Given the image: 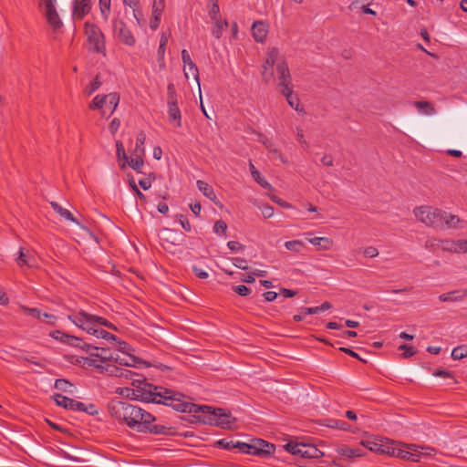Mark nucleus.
Masks as SVG:
<instances>
[{"label": "nucleus", "mask_w": 467, "mask_h": 467, "mask_svg": "<svg viewBox=\"0 0 467 467\" xmlns=\"http://www.w3.org/2000/svg\"><path fill=\"white\" fill-rule=\"evenodd\" d=\"M131 379V389H126L127 397L144 402H152L164 405H171L174 410L187 413H204L208 418L205 422L214 423L221 427H229L231 424L230 416L225 410L221 408H212L210 406H201L194 403L182 400L183 396L181 393L174 392L162 387L154 386L147 382L144 379L133 377Z\"/></svg>", "instance_id": "f257e3e1"}, {"label": "nucleus", "mask_w": 467, "mask_h": 467, "mask_svg": "<svg viewBox=\"0 0 467 467\" xmlns=\"http://www.w3.org/2000/svg\"><path fill=\"white\" fill-rule=\"evenodd\" d=\"M76 362L83 368L92 367L99 372H107L110 376L130 379L135 376L131 370L119 368L113 363L126 367H137L141 361L129 352L88 346V356H78Z\"/></svg>", "instance_id": "f03ea898"}, {"label": "nucleus", "mask_w": 467, "mask_h": 467, "mask_svg": "<svg viewBox=\"0 0 467 467\" xmlns=\"http://www.w3.org/2000/svg\"><path fill=\"white\" fill-rule=\"evenodd\" d=\"M109 412L119 424L137 432L163 433V427L155 424L156 418L137 405L126 401H113L109 406Z\"/></svg>", "instance_id": "7ed1b4c3"}, {"label": "nucleus", "mask_w": 467, "mask_h": 467, "mask_svg": "<svg viewBox=\"0 0 467 467\" xmlns=\"http://www.w3.org/2000/svg\"><path fill=\"white\" fill-rule=\"evenodd\" d=\"M275 68L277 87L285 97L288 105L298 113H305L304 109L300 106L299 99L293 94L291 75L284 56L280 54L278 48L271 47L266 53L262 71L265 82H269L273 78Z\"/></svg>", "instance_id": "20e7f679"}, {"label": "nucleus", "mask_w": 467, "mask_h": 467, "mask_svg": "<svg viewBox=\"0 0 467 467\" xmlns=\"http://www.w3.org/2000/svg\"><path fill=\"white\" fill-rule=\"evenodd\" d=\"M67 319L88 334H90L96 326L112 327V324L104 317L88 314L84 310L68 315Z\"/></svg>", "instance_id": "39448f33"}, {"label": "nucleus", "mask_w": 467, "mask_h": 467, "mask_svg": "<svg viewBox=\"0 0 467 467\" xmlns=\"http://www.w3.org/2000/svg\"><path fill=\"white\" fill-rule=\"evenodd\" d=\"M38 8L54 32L62 28L63 21L58 12L57 0H39Z\"/></svg>", "instance_id": "423d86ee"}, {"label": "nucleus", "mask_w": 467, "mask_h": 467, "mask_svg": "<svg viewBox=\"0 0 467 467\" xmlns=\"http://www.w3.org/2000/svg\"><path fill=\"white\" fill-rule=\"evenodd\" d=\"M119 103V96L116 92L107 95H97L89 104L90 109H99L102 117H109Z\"/></svg>", "instance_id": "0eeeda50"}, {"label": "nucleus", "mask_w": 467, "mask_h": 467, "mask_svg": "<svg viewBox=\"0 0 467 467\" xmlns=\"http://www.w3.org/2000/svg\"><path fill=\"white\" fill-rule=\"evenodd\" d=\"M435 451V449L431 447L421 446L415 443H405L401 460L410 462H420L423 459L432 456Z\"/></svg>", "instance_id": "6e6552de"}, {"label": "nucleus", "mask_w": 467, "mask_h": 467, "mask_svg": "<svg viewBox=\"0 0 467 467\" xmlns=\"http://www.w3.org/2000/svg\"><path fill=\"white\" fill-rule=\"evenodd\" d=\"M413 213L417 220L427 226H441V210L431 206H420L414 209Z\"/></svg>", "instance_id": "1a4fd4ad"}, {"label": "nucleus", "mask_w": 467, "mask_h": 467, "mask_svg": "<svg viewBox=\"0 0 467 467\" xmlns=\"http://www.w3.org/2000/svg\"><path fill=\"white\" fill-rule=\"evenodd\" d=\"M145 140L146 135L143 131H140L137 135L135 148L130 156L129 166L138 172H140V170L144 165Z\"/></svg>", "instance_id": "9d476101"}, {"label": "nucleus", "mask_w": 467, "mask_h": 467, "mask_svg": "<svg viewBox=\"0 0 467 467\" xmlns=\"http://www.w3.org/2000/svg\"><path fill=\"white\" fill-rule=\"evenodd\" d=\"M285 449L291 454L300 456L302 458L315 459L323 455V452L319 451L316 446L303 442H287L285 445Z\"/></svg>", "instance_id": "9b49d317"}, {"label": "nucleus", "mask_w": 467, "mask_h": 467, "mask_svg": "<svg viewBox=\"0 0 467 467\" xmlns=\"http://www.w3.org/2000/svg\"><path fill=\"white\" fill-rule=\"evenodd\" d=\"M274 451L275 446L272 443L261 439H254L250 442H244L242 444V452L247 454L267 456L272 454Z\"/></svg>", "instance_id": "f8f14e48"}, {"label": "nucleus", "mask_w": 467, "mask_h": 467, "mask_svg": "<svg viewBox=\"0 0 467 467\" xmlns=\"http://www.w3.org/2000/svg\"><path fill=\"white\" fill-rule=\"evenodd\" d=\"M85 34L90 49L96 52H102L104 50V36L97 26L90 23H86Z\"/></svg>", "instance_id": "ddd939ff"}, {"label": "nucleus", "mask_w": 467, "mask_h": 467, "mask_svg": "<svg viewBox=\"0 0 467 467\" xmlns=\"http://www.w3.org/2000/svg\"><path fill=\"white\" fill-rule=\"evenodd\" d=\"M158 235L161 244L169 252H172L171 248L181 245L182 242V234L170 228H162Z\"/></svg>", "instance_id": "4468645a"}, {"label": "nucleus", "mask_w": 467, "mask_h": 467, "mask_svg": "<svg viewBox=\"0 0 467 467\" xmlns=\"http://www.w3.org/2000/svg\"><path fill=\"white\" fill-rule=\"evenodd\" d=\"M112 29L114 36L120 42L130 47L134 46L135 37L122 20L114 19L112 22Z\"/></svg>", "instance_id": "2eb2a0df"}, {"label": "nucleus", "mask_w": 467, "mask_h": 467, "mask_svg": "<svg viewBox=\"0 0 467 467\" xmlns=\"http://www.w3.org/2000/svg\"><path fill=\"white\" fill-rule=\"evenodd\" d=\"M49 336L57 341H59L63 344L82 349L88 354V345L75 336L68 335L60 330L51 331L49 333Z\"/></svg>", "instance_id": "dca6fc26"}, {"label": "nucleus", "mask_w": 467, "mask_h": 467, "mask_svg": "<svg viewBox=\"0 0 467 467\" xmlns=\"http://www.w3.org/2000/svg\"><path fill=\"white\" fill-rule=\"evenodd\" d=\"M182 59L184 65V75L186 78H189V76L192 75V78L198 84L199 91L201 92L200 80H199V70L195 63L192 61L189 52L186 49L182 51Z\"/></svg>", "instance_id": "f3484780"}, {"label": "nucleus", "mask_w": 467, "mask_h": 467, "mask_svg": "<svg viewBox=\"0 0 467 467\" xmlns=\"http://www.w3.org/2000/svg\"><path fill=\"white\" fill-rule=\"evenodd\" d=\"M92 0H73L72 18L82 19L91 9Z\"/></svg>", "instance_id": "a211bd4d"}, {"label": "nucleus", "mask_w": 467, "mask_h": 467, "mask_svg": "<svg viewBox=\"0 0 467 467\" xmlns=\"http://www.w3.org/2000/svg\"><path fill=\"white\" fill-rule=\"evenodd\" d=\"M53 399L58 406L73 411L81 410L83 407V402L72 400L62 394H55Z\"/></svg>", "instance_id": "6ab92c4d"}, {"label": "nucleus", "mask_w": 467, "mask_h": 467, "mask_svg": "<svg viewBox=\"0 0 467 467\" xmlns=\"http://www.w3.org/2000/svg\"><path fill=\"white\" fill-rule=\"evenodd\" d=\"M251 30L254 40L258 43H264L268 34L269 26L265 21H255L252 25Z\"/></svg>", "instance_id": "aec40b11"}, {"label": "nucleus", "mask_w": 467, "mask_h": 467, "mask_svg": "<svg viewBox=\"0 0 467 467\" xmlns=\"http://www.w3.org/2000/svg\"><path fill=\"white\" fill-rule=\"evenodd\" d=\"M16 261L21 267H35L36 265V256L29 250L25 251L23 248H20Z\"/></svg>", "instance_id": "412c9836"}, {"label": "nucleus", "mask_w": 467, "mask_h": 467, "mask_svg": "<svg viewBox=\"0 0 467 467\" xmlns=\"http://www.w3.org/2000/svg\"><path fill=\"white\" fill-rule=\"evenodd\" d=\"M336 451L338 455L347 459L359 458L365 455L364 449L361 447L350 448L346 445H340L336 448Z\"/></svg>", "instance_id": "4be33fe9"}, {"label": "nucleus", "mask_w": 467, "mask_h": 467, "mask_svg": "<svg viewBox=\"0 0 467 467\" xmlns=\"http://www.w3.org/2000/svg\"><path fill=\"white\" fill-rule=\"evenodd\" d=\"M168 117L170 122L176 128L182 126V114L178 107V102H168Z\"/></svg>", "instance_id": "5701e85b"}, {"label": "nucleus", "mask_w": 467, "mask_h": 467, "mask_svg": "<svg viewBox=\"0 0 467 467\" xmlns=\"http://www.w3.org/2000/svg\"><path fill=\"white\" fill-rule=\"evenodd\" d=\"M460 223V218L457 215L449 213L447 212L441 211V228H457Z\"/></svg>", "instance_id": "b1692460"}, {"label": "nucleus", "mask_w": 467, "mask_h": 467, "mask_svg": "<svg viewBox=\"0 0 467 467\" xmlns=\"http://www.w3.org/2000/svg\"><path fill=\"white\" fill-rule=\"evenodd\" d=\"M308 242L318 247L319 250L321 251H328L332 248L333 246V240L328 238V237H314V238H309L308 239Z\"/></svg>", "instance_id": "393cba45"}, {"label": "nucleus", "mask_w": 467, "mask_h": 467, "mask_svg": "<svg viewBox=\"0 0 467 467\" xmlns=\"http://www.w3.org/2000/svg\"><path fill=\"white\" fill-rule=\"evenodd\" d=\"M464 297H467V289L463 292L452 291L450 293H444L439 296V299L441 302H456L462 301Z\"/></svg>", "instance_id": "a878e982"}, {"label": "nucleus", "mask_w": 467, "mask_h": 467, "mask_svg": "<svg viewBox=\"0 0 467 467\" xmlns=\"http://www.w3.org/2000/svg\"><path fill=\"white\" fill-rule=\"evenodd\" d=\"M196 185L198 190L208 199L211 201H214L216 199V194L213 189L212 186H210L207 182L204 181H197Z\"/></svg>", "instance_id": "bb28decb"}, {"label": "nucleus", "mask_w": 467, "mask_h": 467, "mask_svg": "<svg viewBox=\"0 0 467 467\" xmlns=\"http://www.w3.org/2000/svg\"><path fill=\"white\" fill-rule=\"evenodd\" d=\"M212 22L213 24L212 26V34L215 38L219 39L223 36V31L227 28L228 22L222 18Z\"/></svg>", "instance_id": "cd10ccee"}, {"label": "nucleus", "mask_w": 467, "mask_h": 467, "mask_svg": "<svg viewBox=\"0 0 467 467\" xmlns=\"http://www.w3.org/2000/svg\"><path fill=\"white\" fill-rule=\"evenodd\" d=\"M384 439L380 440H366L361 441V446L369 450L372 452L379 453L381 452V448L383 444Z\"/></svg>", "instance_id": "c85d7f7f"}, {"label": "nucleus", "mask_w": 467, "mask_h": 467, "mask_svg": "<svg viewBox=\"0 0 467 467\" xmlns=\"http://www.w3.org/2000/svg\"><path fill=\"white\" fill-rule=\"evenodd\" d=\"M116 155L119 161H123L120 168L124 170L129 165L130 157L127 156L123 143L119 140L116 142Z\"/></svg>", "instance_id": "c756f323"}, {"label": "nucleus", "mask_w": 467, "mask_h": 467, "mask_svg": "<svg viewBox=\"0 0 467 467\" xmlns=\"http://www.w3.org/2000/svg\"><path fill=\"white\" fill-rule=\"evenodd\" d=\"M50 204L54 211L57 213L61 217L65 218L67 221L78 223V221L74 218L72 213L67 209L63 208L56 202H52Z\"/></svg>", "instance_id": "7c9ffc66"}, {"label": "nucleus", "mask_w": 467, "mask_h": 467, "mask_svg": "<svg viewBox=\"0 0 467 467\" xmlns=\"http://www.w3.org/2000/svg\"><path fill=\"white\" fill-rule=\"evenodd\" d=\"M217 444L226 450L237 449L242 452V444H244V442L239 441H228L226 439H222L217 441Z\"/></svg>", "instance_id": "2f4dec72"}, {"label": "nucleus", "mask_w": 467, "mask_h": 467, "mask_svg": "<svg viewBox=\"0 0 467 467\" xmlns=\"http://www.w3.org/2000/svg\"><path fill=\"white\" fill-rule=\"evenodd\" d=\"M103 326H96L90 335L96 337L97 338H103L106 340H115V336L109 333L108 331L102 328Z\"/></svg>", "instance_id": "473e14b6"}, {"label": "nucleus", "mask_w": 467, "mask_h": 467, "mask_svg": "<svg viewBox=\"0 0 467 467\" xmlns=\"http://www.w3.org/2000/svg\"><path fill=\"white\" fill-rule=\"evenodd\" d=\"M332 307L331 304L328 303V302H324L323 304H321L320 306H315V307H305L302 309V311L307 315H315V314H318V313H321V312H324V311H327L328 309H330Z\"/></svg>", "instance_id": "72a5a7b5"}, {"label": "nucleus", "mask_w": 467, "mask_h": 467, "mask_svg": "<svg viewBox=\"0 0 467 467\" xmlns=\"http://www.w3.org/2000/svg\"><path fill=\"white\" fill-rule=\"evenodd\" d=\"M396 443V441L384 439L383 444L381 445L382 448L380 454H386L392 457Z\"/></svg>", "instance_id": "f704fd0d"}, {"label": "nucleus", "mask_w": 467, "mask_h": 467, "mask_svg": "<svg viewBox=\"0 0 467 467\" xmlns=\"http://www.w3.org/2000/svg\"><path fill=\"white\" fill-rule=\"evenodd\" d=\"M285 247L292 252L300 253L305 247V244L301 240H291L285 243Z\"/></svg>", "instance_id": "c9c22d12"}, {"label": "nucleus", "mask_w": 467, "mask_h": 467, "mask_svg": "<svg viewBox=\"0 0 467 467\" xmlns=\"http://www.w3.org/2000/svg\"><path fill=\"white\" fill-rule=\"evenodd\" d=\"M415 107L418 109L420 113L424 115H432L435 113L432 106L426 101H417L415 102Z\"/></svg>", "instance_id": "e433bc0d"}, {"label": "nucleus", "mask_w": 467, "mask_h": 467, "mask_svg": "<svg viewBox=\"0 0 467 467\" xmlns=\"http://www.w3.org/2000/svg\"><path fill=\"white\" fill-rule=\"evenodd\" d=\"M165 8V0H153L151 16L161 17Z\"/></svg>", "instance_id": "4c0bfd02"}, {"label": "nucleus", "mask_w": 467, "mask_h": 467, "mask_svg": "<svg viewBox=\"0 0 467 467\" xmlns=\"http://www.w3.org/2000/svg\"><path fill=\"white\" fill-rule=\"evenodd\" d=\"M467 357V345L454 348L451 351V358L454 360H461Z\"/></svg>", "instance_id": "58836bf2"}, {"label": "nucleus", "mask_w": 467, "mask_h": 467, "mask_svg": "<svg viewBox=\"0 0 467 467\" xmlns=\"http://www.w3.org/2000/svg\"><path fill=\"white\" fill-rule=\"evenodd\" d=\"M212 4L208 9V16L212 21L221 19L220 8L216 1L211 0Z\"/></svg>", "instance_id": "ea45409f"}, {"label": "nucleus", "mask_w": 467, "mask_h": 467, "mask_svg": "<svg viewBox=\"0 0 467 467\" xmlns=\"http://www.w3.org/2000/svg\"><path fill=\"white\" fill-rule=\"evenodd\" d=\"M439 246L446 252L456 254V240H441L439 241Z\"/></svg>", "instance_id": "a19ab883"}, {"label": "nucleus", "mask_w": 467, "mask_h": 467, "mask_svg": "<svg viewBox=\"0 0 467 467\" xmlns=\"http://www.w3.org/2000/svg\"><path fill=\"white\" fill-rule=\"evenodd\" d=\"M254 180L263 188L265 189H271V184L265 180V178L261 174L260 171H253Z\"/></svg>", "instance_id": "79ce46f5"}, {"label": "nucleus", "mask_w": 467, "mask_h": 467, "mask_svg": "<svg viewBox=\"0 0 467 467\" xmlns=\"http://www.w3.org/2000/svg\"><path fill=\"white\" fill-rule=\"evenodd\" d=\"M110 2L111 1L99 0L100 14L105 21H107L109 16Z\"/></svg>", "instance_id": "37998d69"}, {"label": "nucleus", "mask_w": 467, "mask_h": 467, "mask_svg": "<svg viewBox=\"0 0 467 467\" xmlns=\"http://www.w3.org/2000/svg\"><path fill=\"white\" fill-rule=\"evenodd\" d=\"M101 84L102 83L99 80V77H97L89 85L86 87L85 92L88 96H90L100 88Z\"/></svg>", "instance_id": "c03bdc74"}, {"label": "nucleus", "mask_w": 467, "mask_h": 467, "mask_svg": "<svg viewBox=\"0 0 467 467\" xmlns=\"http://www.w3.org/2000/svg\"><path fill=\"white\" fill-rule=\"evenodd\" d=\"M169 37H170V36L167 33H162L161 36L160 46H159V48H158V55L160 57H163L164 54H165V47L168 44Z\"/></svg>", "instance_id": "a18cd8bd"}, {"label": "nucleus", "mask_w": 467, "mask_h": 467, "mask_svg": "<svg viewBox=\"0 0 467 467\" xmlns=\"http://www.w3.org/2000/svg\"><path fill=\"white\" fill-rule=\"evenodd\" d=\"M23 311L26 315L36 318V319H42V311L38 308H33V307H27L24 306Z\"/></svg>", "instance_id": "49530a36"}, {"label": "nucleus", "mask_w": 467, "mask_h": 467, "mask_svg": "<svg viewBox=\"0 0 467 467\" xmlns=\"http://www.w3.org/2000/svg\"><path fill=\"white\" fill-rule=\"evenodd\" d=\"M264 145L271 151H273L282 162H286V159L279 153L275 149H273V143L268 139L262 140Z\"/></svg>", "instance_id": "de8ad7c7"}, {"label": "nucleus", "mask_w": 467, "mask_h": 467, "mask_svg": "<svg viewBox=\"0 0 467 467\" xmlns=\"http://www.w3.org/2000/svg\"><path fill=\"white\" fill-rule=\"evenodd\" d=\"M213 231L217 234H225L227 231V224L223 221H217L213 225Z\"/></svg>", "instance_id": "09e8293b"}, {"label": "nucleus", "mask_w": 467, "mask_h": 467, "mask_svg": "<svg viewBox=\"0 0 467 467\" xmlns=\"http://www.w3.org/2000/svg\"><path fill=\"white\" fill-rule=\"evenodd\" d=\"M55 388L63 391H68V389L72 388V384L66 379H57L55 382Z\"/></svg>", "instance_id": "8fccbe9b"}, {"label": "nucleus", "mask_w": 467, "mask_h": 467, "mask_svg": "<svg viewBox=\"0 0 467 467\" xmlns=\"http://www.w3.org/2000/svg\"><path fill=\"white\" fill-rule=\"evenodd\" d=\"M234 291L241 296H247L251 293V289L244 285L234 286Z\"/></svg>", "instance_id": "3c124183"}, {"label": "nucleus", "mask_w": 467, "mask_h": 467, "mask_svg": "<svg viewBox=\"0 0 467 467\" xmlns=\"http://www.w3.org/2000/svg\"><path fill=\"white\" fill-rule=\"evenodd\" d=\"M232 262H233V265L239 269H242V270L248 269L247 262L244 258L234 257V258H232Z\"/></svg>", "instance_id": "603ef678"}, {"label": "nucleus", "mask_w": 467, "mask_h": 467, "mask_svg": "<svg viewBox=\"0 0 467 467\" xmlns=\"http://www.w3.org/2000/svg\"><path fill=\"white\" fill-rule=\"evenodd\" d=\"M192 269L194 275L201 279H206L209 276L208 272L198 265H192Z\"/></svg>", "instance_id": "864d4df0"}, {"label": "nucleus", "mask_w": 467, "mask_h": 467, "mask_svg": "<svg viewBox=\"0 0 467 467\" xmlns=\"http://www.w3.org/2000/svg\"><path fill=\"white\" fill-rule=\"evenodd\" d=\"M167 91H168V102H178L177 101V97H176V91H175V88H174V85L172 83H170L167 87Z\"/></svg>", "instance_id": "5fc2aeb1"}, {"label": "nucleus", "mask_w": 467, "mask_h": 467, "mask_svg": "<svg viewBox=\"0 0 467 467\" xmlns=\"http://www.w3.org/2000/svg\"><path fill=\"white\" fill-rule=\"evenodd\" d=\"M456 254L467 253V239L456 240Z\"/></svg>", "instance_id": "6e6d98bb"}, {"label": "nucleus", "mask_w": 467, "mask_h": 467, "mask_svg": "<svg viewBox=\"0 0 467 467\" xmlns=\"http://www.w3.org/2000/svg\"><path fill=\"white\" fill-rule=\"evenodd\" d=\"M363 254L368 258H374L379 255V251L374 246H368L363 250Z\"/></svg>", "instance_id": "4d7b16f0"}, {"label": "nucleus", "mask_w": 467, "mask_h": 467, "mask_svg": "<svg viewBox=\"0 0 467 467\" xmlns=\"http://www.w3.org/2000/svg\"><path fill=\"white\" fill-rule=\"evenodd\" d=\"M296 140L299 143H301L302 145H304L305 147H307L308 144L305 139V136H304V130L302 128L300 127H297L296 129Z\"/></svg>", "instance_id": "13d9d810"}, {"label": "nucleus", "mask_w": 467, "mask_h": 467, "mask_svg": "<svg viewBox=\"0 0 467 467\" xmlns=\"http://www.w3.org/2000/svg\"><path fill=\"white\" fill-rule=\"evenodd\" d=\"M260 209L264 218L268 219L274 215V208L268 204L263 205Z\"/></svg>", "instance_id": "bf43d9fd"}, {"label": "nucleus", "mask_w": 467, "mask_h": 467, "mask_svg": "<svg viewBox=\"0 0 467 467\" xmlns=\"http://www.w3.org/2000/svg\"><path fill=\"white\" fill-rule=\"evenodd\" d=\"M227 246L231 251L235 252V253H238V252H241L244 250V245L236 241H229L227 243Z\"/></svg>", "instance_id": "052dcab7"}, {"label": "nucleus", "mask_w": 467, "mask_h": 467, "mask_svg": "<svg viewBox=\"0 0 467 467\" xmlns=\"http://www.w3.org/2000/svg\"><path fill=\"white\" fill-rule=\"evenodd\" d=\"M56 320H57V317L54 315L47 313V312H42V319H40V321H43L49 325H53V324H55Z\"/></svg>", "instance_id": "680f3d73"}, {"label": "nucleus", "mask_w": 467, "mask_h": 467, "mask_svg": "<svg viewBox=\"0 0 467 467\" xmlns=\"http://www.w3.org/2000/svg\"><path fill=\"white\" fill-rule=\"evenodd\" d=\"M80 411H84L89 415H95L98 413L96 406L93 404H85L83 403L82 410Z\"/></svg>", "instance_id": "e2e57ef3"}, {"label": "nucleus", "mask_w": 467, "mask_h": 467, "mask_svg": "<svg viewBox=\"0 0 467 467\" xmlns=\"http://www.w3.org/2000/svg\"><path fill=\"white\" fill-rule=\"evenodd\" d=\"M400 348L404 350L403 356L405 358L411 357L416 352L413 347L408 345H401Z\"/></svg>", "instance_id": "0e129e2a"}, {"label": "nucleus", "mask_w": 467, "mask_h": 467, "mask_svg": "<svg viewBox=\"0 0 467 467\" xmlns=\"http://www.w3.org/2000/svg\"><path fill=\"white\" fill-rule=\"evenodd\" d=\"M404 444L405 443L397 441L392 457L401 459Z\"/></svg>", "instance_id": "69168bd1"}, {"label": "nucleus", "mask_w": 467, "mask_h": 467, "mask_svg": "<svg viewBox=\"0 0 467 467\" xmlns=\"http://www.w3.org/2000/svg\"><path fill=\"white\" fill-rule=\"evenodd\" d=\"M179 223L182 225V227L186 231L190 232L192 230V226L190 222L185 219L182 215H179Z\"/></svg>", "instance_id": "338daca9"}, {"label": "nucleus", "mask_w": 467, "mask_h": 467, "mask_svg": "<svg viewBox=\"0 0 467 467\" xmlns=\"http://www.w3.org/2000/svg\"><path fill=\"white\" fill-rule=\"evenodd\" d=\"M120 126V121L118 119H113L109 125V130L111 133H115Z\"/></svg>", "instance_id": "774afa93"}]
</instances>
